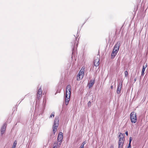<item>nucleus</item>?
Instances as JSON below:
<instances>
[{
  "mask_svg": "<svg viewBox=\"0 0 148 148\" xmlns=\"http://www.w3.org/2000/svg\"><path fill=\"white\" fill-rule=\"evenodd\" d=\"M86 144V143L85 142H84L82 143V145L81 146H84V145Z\"/></svg>",
  "mask_w": 148,
  "mask_h": 148,
  "instance_id": "22",
  "label": "nucleus"
},
{
  "mask_svg": "<svg viewBox=\"0 0 148 148\" xmlns=\"http://www.w3.org/2000/svg\"><path fill=\"white\" fill-rule=\"evenodd\" d=\"M59 123V119L58 118H56L55 119L54 124L53 125V132L54 135L56 132L57 128L58 126Z\"/></svg>",
  "mask_w": 148,
  "mask_h": 148,
  "instance_id": "3",
  "label": "nucleus"
},
{
  "mask_svg": "<svg viewBox=\"0 0 148 148\" xmlns=\"http://www.w3.org/2000/svg\"><path fill=\"white\" fill-rule=\"evenodd\" d=\"M127 148H131V144L129 143V145L127 147Z\"/></svg>",
  "mask_w": 148,
  "mask_h": 148,
  "instance_id": "23",
  "label": "nucleus"
},
{
  "mask_svg": "<svg viewBox=\"0 0 148 148\" xmlns=\"http://www.w3.org/2000/svg\"><path fill=\"white\" fill-rule=\"evenodd\" d=\"M95 83V80H90V82L88 84V85L89 88H90Z\"/></svg>",
  "mask_w": 148,
  "mask_h": 148,
  "instance_id": "9",
  "label": "nucleus"
},
{
  "mask_svg": "<svg viewBox=\"0 0 148 148\" xmlns=\"http://www.w3.org/2000/svg\"><path fill=\"white\" fill-rule=\"evenodd\" d=\"M53 147H55V148H58L59 147H60L58 146V145H57V142H56L54 143Z\"/></svg>",
  "mask_w": 148,
  "mask_h": 148,
  "instance_id": "15",
  "label": "nucleus"
},
{
  "mask_svg": "<svg viewBox=\"0 0 148 148\" xmlns=\"http://www.w3.org/2000/svg\"><path fill=\"white\" fill-rule=\"evenodd\" d=\"M45 103L44 104H43V107H45Z\"/></svg>",
  "mask_w": 148,
  "mask_h": 148,
  "instance_id": "31",
  "label": "nucleus"
},
{
  "mask_svg": "<svg viewBox=\"0 0 148 148\" xmlns=\"http://www.w3.org/2000/svg\"><path fill=\"white\" fill-rule=\"evenodd\" d=\"M136 80V78H135L134 79V82H135Z\"/></svg>",
  "mask_w": 148,
  "mask_h": 148,
  "instance_id": "32",
  "label": "nucleus"
},
{
  "mask_svg": "<svg viewBox=\"0 0 148 148\" xmlns=\"http://www.w3.org/2000/svg\"><path fill=\"white\" fill-rule=\"evenodd\" d=\"M54 116V113H53L51 114L49 116V118H51L52 117H53Z\"/></svg>",
  "mask_w": 148,
  "mask_h": 148,
  "instance_id": "17",
  "label": "nucleus"
},
{
  "mask_svg": "<svg viewBox=\"0 0 148 148\" xmlns=\"http://www.w3.org/2000/svg\"><path fill=\"white\" fill-rule=\"evenodd\" d=\"M123 82L120 81L118 83V86L116 92L118 94H119L121 93V88L122 86Z\"/></svg>",
  "mask_w": 148,
  "mask_h": 148,
  "instance_id": "7",
  "label": "nucleus"
},
{
  "mask_svg": "<svg viewBox=\"0 0 148 148\" xmlns=\"http://www.w3.org/2000/svg\"><path fill=\"white\" fill-rule=\"evenodd\" d=\"M124 134L120 133L119 135V139L118 142V148H123L125 139L124 136Z\"/></svg>",
  "mask_w": 148,
  "mask_h": 148,
  "instance_id": "2",
  "label": "nucleus"
},
{
  "mask_svg": "<svg viewBox=\"0 0 148 148\" xmlns=\"http://www.w3.org/2000/svg\"><path fill=\"white\" fill-rule=\"evenodd\" d=\"M110 148H114V146H113V145H112L110 146Z\"/></svg>",
  "mask_w": 148,
  "mask_h": 148,
  "instance_id": "25",
  "label": "nucleus"
},
{
  "mask_svg": "<svg viewBox=\"0 0 148 148\" xmlns=\"http://www.w3.org/2000/svg\"><path fill=\"white\" fill-rule=\"evenodd\" d=\"M125 76L126 77L128 74V72L127 71H126L125 72Z\"/></svg>",
  "mask_w": 148,
  "mask_h": 148,
  "instance_id": "19",
  "label": "nucleus"
},
{
  "mask_svg": "<svg viewBox=\"0 0 148 148\" xmlns=\"http://www.w3.org/2000/svg\"><path fill=\"white\" fill-rule=\"evenodd\" d=\"M132 140V137H130V139H129V143H130L131 144V142Z\"/></svg>",
  "mask_w": 148,
  "mask_h": 148,
  "instance_id": "21",
  "label": "nucleus"
},
{
  "mask_svg": "<svg viewBox=\"0 0 148 148\" xmlns=\"http://www.w3.org/2000/svg\"><path fill=\"white\" fill-rule=\"evenodd\" d=\"M71 91V86L70 85H69L66 86V95L64 97L65 99V104L66 105H68L70 100Z\"/></svg>",
  "mask_w": 148,
  "mask_h": 148,
  "instance_id": "1",
  "label": "nucleus"
},
{
  "mask_svg": "<svg viewBox=\"0 0 148 148\" xmlns=\"http://www.w3.org/2000/svg\"><path fill=\"white\" fill-rule=\"evenodd\" d=\"M16 146H15V145H13L12 146V147L13 148H16Z\"/></svg>",
  "mask_w": 148,
  "mask_h": 148,
  "instance_id": "27",
  "label": "nucleus"
},
{
  "mask_svg": "<svg viewBox=\"0 0 148 148\" xmlns=\"http://www.w3.org/2000/svg\"><path fill=\"white\" fill-rule=\"evenodd\" d=\"M42 91L41 89V88H40L38 90L37 92V95L38 96V95L40 97L41 95H42Z\"/></svg>",
  "mask_w": 148,
  "mask_h": 148,
  "instance_id": "12",
  "label": "nucleus"
},
{
  "mask_svg": "<svg viewBox=\"0 0 148 148\" xmlns=\"http://www.w3.org/2000/svg\"><path fill=\"white\" fill-rule=\"evenodd\" d=\"M131 122L133 123H135L137 120L136 114L134 112H132L130 115Z\"/></svg>",
  "mask_w": 148,
  "mask_h": 148,
  "instance_id": "4",
  "label": "nucleus"
},
{
  "mask_svg": "<svg viewBox=\"0 0 148 148\" xmlns=\"http://www.w3.org/2000/svg\"><path fill=\"white\" fill-rule=\"evenodd\" d=\"M113 86H111V89H113Z\"/></svg>",
  "mask_w": 148,
  "mask_h": 148,
  "instance_id": "29",
  "label": "nucleus"
},
{
  "mask_svg": "<svg viewBox=\"0 0 148 148\" xmlns=\"http://www.w3.org/2000/svg\"><path fill=\"white\" fill-rule=\"evenodd\" d=\"M6 127V124L5 123L3 125L2 127L1 128V132L2 135L5 132V130Z\"/></svg>",
  "mask_w": 148,
  "mask_h": 148,
  "instance_id": "10",
  "label": "nucleus"
},
{
  "mask_svg": "<svg viewBox=\"0 0 148 148\" xmlns=\"http://www.w3.org/2000/svg\"><path fill=\"white\" fill-rule=\"evenodd\" d=\"M52 148H55V147H53Z\"/></svg>",
  "mask_w": 148,
  "mask_h": 148,
  "instance_id": "33",
  "label": "nucleus"
},
{
  "mask_svg": "<svg viewBox=\"0 0 148 148\" xmlns=\"http://www.w3.org/2000/svg\"><path fill=\"white\" fill-rule=\"evenodd\" d=\"M74 50V47H73V48L72 49V51H73V52H72L73 53V50Z\"/></svg>",
  "mask_w": 148,
  "mask_h": 148,
  "instance_id": "28",
  "label": "nucleus"
},
{
  "mask_svg": "<svg viewBox=\"0 0 148 148\" xmlns=\"http://www.w3.org/2000/svg\"><path fill=\"white\" fill-rule=\"evenodd\" d=\"M91 102L90 101H89L88 102V106H90L91 105Z\"/></svg>",
  "mask_w": 148,
  "mask_h": 148,
  "instance_id": "24",
  "label": "nucleus"
},
{
  "mask_svg": "<svg viewBox=\"0 0 148 148\" xmlns=\"http://www.w3.org/2000/svg\"><path fill=\"white\" fill-rule=\"evenodd\" d=\"M117 53L114 52L112 51V52L111 54V58H114V57L116 56L117 54Z\"/></svg>",
  "mask_w": 148,
  "mask_h": 148,
  "instance_id": "14",
  "label": "nucleus"
},
{
  "mask_svg": "<svg viewBox=\"0 0 148 148\" xmlns=\"http://www.w3.org/2000/svg\"><path fill=\"white\" fill-rule=\"evenodd\" d=\"M61 89L60 88V89H58L56 93H55V95H56V94L57 93H60V91H61Z\"/></svg>",
  "mask_w": 148,
  "mask_h": 148,
  "instance_id": "18",
  "label": "nucleus"
},
{
  "mask_svg": "<svg viewBox=\"0 0 148 148\" xmlns=\"http://www.w3.org/2000/svg\"><path fill=\"white\" fill-rule=\"evenodd\" d=\"M62 141H60V140H57V145H58V146L60 147V146L61 145V143Z\"/></svg>",
  "mask_w": 148,
  "mask_h": 148,
  "instance_id": "16",
  "label": "nucleus"
},
{
  "mask_svg": "<svg viewBox=\"0 0 148 148\" xmlns=\"http://www.w3.org/2000/svg\"><path fill=\"white\" fill-rule=\"evenodd\" d=\"M147 64H146V65L145 66H144V65L143 66L142 71V73H141V75L143 76L144 75V72L145 70V69L146 68V67H147Z\"/></svg>",
  "mask_w": 148,
  "mask_h": 148,
  "instance_id": "13",
  "label": "nucleus"
},
{
  "mask_svg": "<svg viewBox=\"0 0 148 148\" xmlns=\"http://www.w3.org/2000/svg\"><path fill=\"white\" fill-rule=\"evenodd\" d=\"M16 145H17V141L16 140H15V141H14V142L13 143V145H15V146H16Z\"/></svg>",
  "mask_w": 148,
  "mask_h": 148,
  "instance_id": "20",
  "label": "nucleus"
},
{
  "mask_svg": "<svg viewBox=\"0 0 148 148\" xmlns=\"http://www.w3.org/2000/svg\"><path fill=\"white\" fill-rule=\"evenodd\" d=\"M84 70L85 68L83 67L79 72L77 76V80H79L80 78V76L81 75L82 76V78L84 76Z\"/></svg>",
  "mask_w": 148,
  "mask_h": 148,
  "instance_id": "5",
  "label": "nucleus"
},
{
  "mask_svg": "<svg viewBox=\"0 0 148 148\" xmlns=\"http://www.w3.org/2000/svg\"><path fill=\"white\" fill-rule=\"evenodd\" d=\"M125 134L127 136L128 135V132L127 131L125 133Z\"/></svg>",
  "mask_w": 148,
  "mask_h": 148,
  "instance_id": "26",
  "label": "nucleus"
},
{
  "mask_svg": "<svg viewBox=\"0 0 148 148\" xmlns=\"http://www.w3.org/2000/svg\"><path fill=\"white\" fill-rule=\"evenodd\" d=\"M63 138V133L62 132H59L58 135L57 140H60V141H62Z\"/></svg>",
  "mask_w": 148,
  "mask_h": 148,
  "instance_id": "8",
  "label": "nucleus"
},
{
  "mask_svg": "<svg viewBox=\"0 0 148 148\" xmlns=\"http://www.w3.org/2000/svg\"><path fill=\"white\" fill-rule=\"evenodd\" d=\"M80 148H84V146H80Z\"/></svg>",
  "mask_w": 148,
  "mask_h": 148,
  "instance_id": "30",
  "label": "nucleus"
},
{
  "mask_svg": "<svg viewBox=\"0 0 148 148\" xmlns=\"http://www.w3.org/2000/svg\"><path fill=\"white\" fill-rule=\"evenodd\" d=\"M99 58L95 59L94 61V65L95 66H98L99 65Z\"/></svg>",
  "mask_w": 148,
  "mask_h": 148,
  "instance_id": "11",
  "label": "nucleus"
},
{
  "mask_svg": "<svg viewBox=\"0 0 148 148\" xmlns=\"http://www.w3.org/2000/svg\"><path fill=\"white\" fill-rule=\"evenodd\" d=\"M121 46V42L119 41H118L117 42L116 44L114 46L113 51L118 53L120 47Z\"/></svg>",
  "mask_w": 148,
  "mask_h": 148,
  "instance_id": "6",
  "label": "nucleus"
}]
</instances>
